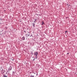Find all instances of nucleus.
Wrapping results in <instances>:
<instances>
[{
	"label": "nucleus",
	"mask_w": 77,
	"mask_h": 77,
	"mask_svg": "<svg viewBox=\"0 0 77 77\" xmlns=\"http://www.w3.org/2000/svg\"><path fill=\"white\" fill-rule=\"evenodd\" d=\"M35 54L36 56V59H37V56H38V52H35Z\"/></svg>",
	"instance_id": "obj_1"
},
{
	"label": "nucleus",
	"mask_w": 77,
	"mask_h": 77,
	"mask_svg": "<svg viewBox=\"0 0 77 77\" xmlns=\"http://www.w3.org/2000/svg\"><path fill=\"white\" fill-rule=\"evenodd\" d=\"M11 69H12V67L10 66L8 70H9V71H11Z\"/></svg>",
	"instance_id": "obj_2"
},
{
	"label": "nucleus",
	"mask_w": 77,
	"mask_h": 77,
	"mask_svg": "<svg viewBox=\"0 0 77 77\" xmlns=\"http://www.w3.org/2000/svg\"><path fill=\"white\" fill-rule=\"evenodd\" d=\"M42 24L41 25H43V24H44V23H45L43 21H42Z\"/></svg>",
	"instance_id": "obj_3"
},
{
	"label": "nucleus",
	"mask_w": 77,
	"mask_h": 77,
	"mask_svg": "<svg viewBox=\"0 0 77 77\" xmlns=\"http://www.w3.org/2000/svg\"><path fill=\"white\" fill-rule=\"evenodd\" d=\"M22 39V40H24V39H25V37H23Z\"/></svg>",
	"instance_id": "obj_4"
},
{
	"label": "nucleus",
	"mask_w": 77,
	"mask_h": 77,
	"mask_svg": "<svg viewBox=\"0 0 77 77\" xmlns=\"http://www.w3.org/2000/svg\"><path fill=\"white\" fill-rule=\"evenodd\" d=\"M35 23H33V27H35Z\"/></svg>",
	"instance_id": "obj_5"
},
{
	"label": "nucleus",
	"mask_w": 77,
	"mask_h": 77,
	"mask_svg": "<svg viewBox=\"0 0 77 77\" xmlns=\"http://www.w3.org/2000/svg\"><path fill=\"white\" fill-rule=\"evenodd\" d=\"M30 77H34V75H31V76H30Z\"/></svg>",
	"instance_id": "obj_6"
},
{
	"label": "nucleus",
	"mask_w": 77,
	"mask_h": 77,
	"mask_svg": "<svg viewBox=\"0 0 77 77\" xmlns=\"http://www.w3.org/2000/svg\"><path fill=\"white\" fill-rule=\"evenodd\" d=\"M4 77H8V76L6 75H4Z\"/></svg>",
	"instance_id": "obj_7"
},
{
	"label": "nucleus",
	"mask_w": 77,
	"mask_h": 77,
	"mask_svg": "<svg viewBox=\"0 0 77 77\" xmlns=\"http://www.w3.org/2000/svg\"><path fill=\"white\" fill-rule=\"evenodd\" d=\"M36 20L35 19V20L34 23L36 22Z\"/></svg>",
	"instance_id": "obj_8"
},
{
	"label": "nucleus",
	"mask_w": 77,
	"mask_h": 77,
	"mask_svg": "<svg viewBox=\"0 0 77 77\" xmlns=\"http://www.w3.org/2000/svg\"><path fill=\"white\" fill-rule=\"evenodd\" d=\"M68 32V31H66L65 32L66 33V32Z\"/></svg>",
	"instance_id": "obj_9"
},
{
	"label": "nucleus",
	"mask_w": 77,
	"mask_h": 77,
	"mask_svg": "<svg viewBox=\"0 0 77 77\" xmlns=\"http://www.w3.org/2000/svg\"><path fill=\"white\" fill-rule=\"evenodd\" d=\"M5 29H8V27H5Z\"/></svg>",
	"instance_id": "obj_10"
},
{
	"label": "nucleus",
	"mask_w": 77,
	"mask_h": 77,
	"mask_svg": "<svg viewBox=\"0 0 77 77\" xmlns=\"http://www.w3.org/2000/svg\"><path fill=\"white\" fill-rule=\"evenodd\" d=\"M35 58H34L33 60L34 61V60H35Z\"/></svg>",
	"instance_id": "obj_11"
},
{
	"label": "nucleus",
	"mask_w": 77,
	"mask_h": 77,
	"mask_svg": "<svg viewBox=\"0 0 77 77\" xmlns=\"http://www.w3.org/2000/svg\"><path fill=\"white\" fill-rule=\"evenodd\" d=\"M67 54H69V53H67Z\"/></svg>",
	"instance_id": "obj_12"
},
{
	"label": "nucleus",
	"mask_w": 77,
	"mask_h": 77,
	"mask_svg": "<svg viewBox=\"0 0 77 77\" xmlns=\"http://www.w3.org/2000/svg\"><path fill=\"white\" fill-rule=\"evenodd\" d=\"M29 35H28V36H29Z\"/></svg>",
	"instance_id": "obj_13"
},
{
	"label": "nucleus",
	"mask_w": 77,
	"mask_h": 77,
	"mask_svg": "<svg viewBox=\"0 0 77 77\" xmlns=\"http://www.w3.org/2000/svg\"><path fill=\"white\" fill-rule=\"evenodd\" d=\"M31 37V36L30 35V37Z\"/></svg>",
	"instance_id": "obj_14"
},
{
	"label": "nucleus",
	"mask_w": 77,
	"mask_h": 77,
	"mask_svg": "<svg viewBox=\"0 0 77 77\" xmlns=\"http://www.w3.org/2000/svg\"><path fill=\"white\" fill-rule=\"evenodd\" d=\"M2 20V19H1V20Z\"/></svg>",
	"instance_id": "obj_15"
},
{
	"label": "nucleus",
	"mask_w": 77,
	"mask_h": 77,
	"mask_svg": "<svg viewBox=\"0 0 77 77\" xmlns=\"http://www.w3.org/2000/svg\"><path fill=\"white\" fill-rule=\"evenodd\" d=\"M2 20V19H1V20Z\"/></svg>",
	"instance_id": "obj_16"
},
{
	"label": "nucleus",
	"mask_w": 77,
	"mask_h": 77,
	"mask_svg": "<svg viewBox=\"0 0 77 77\" xmlns=\"http://www.w3.org/2000/svg\"><path fill=\"white\" fill-rule=\"evenodd\" d=\"M0 35H1V34H0Z\"/></svg>",
	"instance_id": "obj_17"
}]
</instances>
